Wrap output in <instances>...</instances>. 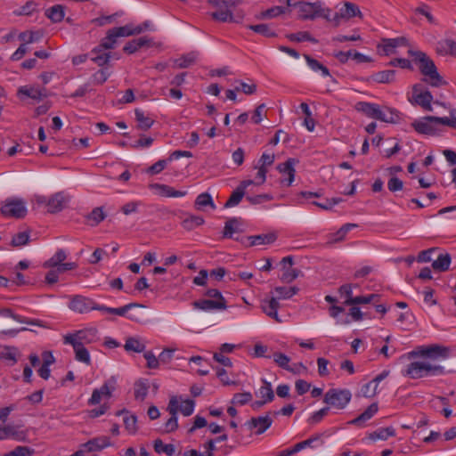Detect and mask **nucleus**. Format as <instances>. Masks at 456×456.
<instances>
[{"label":"nucleus","instance_id":"nucleus-5","mask_svg":"<svg viewBox=\"0 0 456 456\" xmlns=\"http://www.w3.org/2000/svg\"><path fill=\"white\" fill-rule=\"evenodd\" d=\"M0 212L8 218L21 219L27 215L26 202L19 198H8L2 202Z\"/></svg>","mask_w":456,"mask_h":456},{"label":"nucleus","instance_id":"nucleus-14","mask_svg":"<svg viewBox=\"0 0 456 456\" xmlns=\"http://www.w3.org/2000/svg\"><path fill=\"white\" fill-rule=\"evenodd\" d=\"M68 202V196L63 192H56L47 200V211L52 214L60 212L67 206Z\"/></svg>","mask_w":456,"mask_h":456},{"label":"nucleus","instance_id":"nucleus-41","mask_svg":"<svg viewBox=\"0 0 456 456\" xmlns=\"http://www.w3.org/2000/svg\"><path fill=\"white\" fill-rule=\"evenodd\" d=\"M299 289L297 287H275L274 292L276 293V296L273 297L274 298H278L279 300L281 299H289L294 295H296L298 292Z\"/></svg>","mask_w":456,"mask_h":456},{"label":"nucleus","instance_id":"nucleus-17","mask_svg":"<svg viewBox=\"0 0 456 456\" xmlns=\"http://www.w3.org/2000/svg\"><path fill=\"white\" fill-rule=\"evenodd\" d=\"M254 182L252 180H244L240 185L232 191V195L224 204V208H232L237 206L245 195L246 189Z\"/></svg>","mask_w":456,"mask_h":456},{"label":"nucleus","instance_id":"nucleus-24","mask_svg":"<svg viewBox=\"0 0 456 456\" xmlns=\"http://www.w3.org/2000/svg\"><path fill=\"white\" fill-rule=\"evenodd\" d=\"M276 239L277 236L273 232L248 236L246 238L248 241L247 246L248 247L272 244L276 240Z\"/></svg>","mask_w":456,"mask_h":456},{"label":"nucleus","instance_id":"nucleus-62","mask_svg":"<svg viewBox=\"0 0 456 456\" xmlns=\"http://www.w3.org/2000/svg\"><path fill=\"white\" fill-rule=\"evenodd\" d=\"M204 224V219L201 216H191L189 218H186L183 222V226L186 230H192L201 224Z\"/></svg>","mask_w":456,"mask_h":456},{"label":"nucleus","instance_id":"nucleus-54","mask_svg":"<svg viewBox=\"0 0 456 456\" xmlns=\"http://www.w3.org/2000/svg\"><path fill=\"white\" fill-rule=\"evenodd\" d=\"M379 295L378 294H370L368 296H358L354 297V299H349L348 301H345L346 305H355L362 304H369L372 302L375 298H379Z\"/></svg>","mask_w":456,"mask_h":456},{"label":"nucleus","instance_id":"nucleus-25","mask_svg":"<svg viewBox=\"0 0 456 456\" xmlns=\"http://www.w3.org/2000/svg\"><path fill=\"white\" fill-rule=\"evenodd\" d=\"M378 403H373L362 414L350 420L348 424L362 427L367 420L370 419L378 412Z\"/></svg>","mask_w":456,"mask_h":456},{"label":"nucleus","instance_id":"nucleus-44","mask_svg":"<svg viewBox=\"0 0 456 456\" xmlns=\"http://www.w3.org/2000/svg\"><path fill=\"white\" fill-rule=\"evenodd\" d=\"M91 60L98 66L102 67L110 61V54L104 53L102 49L95 47L91 53Z\"/></svg>","mask_w":456,"mask_h":456},{"label":"nucleus","instance_id":"nucleus-10","mask_svg":"<svg viewBox=\"0 0 456 456\" xmlns=\"http://www.w3.org/2000/svg\"><path fill=\"white\" fill-rule=\"evenodd\" d=\"M208 4L216 8V11L211 12L210 14L213 20L222 22H227L228 20H234L232 12L228 9L229 1L208 0Z\"/></svg>","mask_w":456,"mask_h":456},{"label":"nucleus","instance_id":"nucleus-32","mask_svg":"<svg viewBox=\"0 0 456 456\" xmlns=\"http://www.w3.org/2000/svg\"><path fill=\"white\" fill-rule=\"evenodd\" d=\"M288 11V7L283 6H273L265 11L261 12L257 15H256V19L257 20H267L278 17L281 14L286 13Z\"/></svg>","mask_w":456,"mask_h":456},{"label":"nucleus","instance_id":"nucleus-12","mask_svg":"<svg viewBox=\"0 0 456 456\" xmlns=\"http://www.w3.org/2000/svg\"><path fill=\"white\" fill-rule=\"evenodd\" d=\"M433 118L434 116H426L412 122L411 126L419 134L433 135L436 132Z\"/></svg>","mask_w":456,"mask_h":456},{"label":"nucleus","instance_id":"nucleus-53","mask_svg":"<svg viewBox=\"0 0 456 456\" xmlns=\"http://www.w3.org/2000/svg\"><path fill=\"white\" fill-rule=\"evenodd\" d=\"M341 15L344 16V18L349 19L356 16L361 17L362 12L356 4L346 2L345 4V8L341 9Z\"/></svg>","mask_w":456,"mask_h":456},{"label":"nucleus","instance_id":"nucleus-4","mask_svg":"<svg viewBox=\"0 0 456 456\" xmlns=\"http://www.w3.org/2000/svg\"><path fill=\"white\" fill-rule=\"evenodd\" d=\"M448 354L449 349L447 347L434 344L418 346L415 350L407 354V358L411 359L419 356L429 359L430 362H434L436 360L447 358Z\"/></svg>","mask_w":456,"mask_h":456},{"label":"nucleus","instance_id":"nucleus-22","mask_svg":"<svg viewBox=\"0 0 456 456\" xmlns=\"http://www.w3.org/2000/svg\"><path fill=\"white\" fill-rule=\"evenodd\" d=\"M110 441L108 436H98L89 440L88 442L83 444L81 445L82 448H85L86 452H97L101 451L108 446H110Z\"/></svg>","mask_w":456,"mask_h":456},{"label":"nucleus","instance_id":"nucleus-64","mask_svg":"<svg viewBox=\"0 0 456 456\" xmlns=\"http://www.w3.org/2000/svg\"><path fill=\"white\" fill-rule=\"evenodd\" d=\"M195 403L193 400H185L181 403V404H178V410L184 415V416H190L192 414L194 411Z\"/></svg>","mask_w":456,"mask_h":456},{"label":"nucleus","instance_id":"nucleus-31","mask_svg":"<svg viewBox=\"0 0 456 456\" xmlns=\"http://www.w3.org/2000/svg\"><path fill=\"white\" fill-rule=\"evenodd\" d=\"M1 315L11 317L13 320L21 322V323H27V324H32L37 325L39 327H45L43 322L39 320H31L25 317H22L19 314H15L10 308H1Z\"/></svg>","mask_w":456,"mask_h":456},{"label":"nucleus","instance_id":"nucleus-46","mask_svg":"<svg viewBox=\"0 0 456 456\" xmlns=\"http://www.w3.org/2000/svg\"><path fill=\"white\" fill-rule=\"evenodd\" d=\"M395 436V430L392 427L381 428L370 434V439L375 441L377 439L387 440L390 436Z\"/></svg>","mask_w":456,"mask_h":456},{"label":"nucleus","instance_id":"nucleus-42","mask_svg":"<svg viewBox=\"0 0 456 456\" xmlns=\"http://www.w3.org/2000/svg\"><path fill=\"white\" fill-rule=\"evenodd\" d=\"M124 348L127 352L133 351L135 353H142L145 350L146 346L139 338L131 337V338H126V343L124 345Z\"/></svg>","mask_w":456,"mask_h":456},{"label":"nucleus","instance_id":"nucleus-28","mask_svg":"<svg viewBox=\"0 0 456 456\" xmlns=\"http://www.w3.org/2000/svg\"><path fill=\"white\" fill-rule=\"evenodd\" d=\"M263 385L255 392L256 397L271 403L274 399V392L273 390L272 384L265 379H262Z\"/></svg>","mask_w":456,"mask_h":456},{"label":"nucleus","instance_id":"nucleus-60","mask_svg":"<svg viewBox=\"0 0 456 456\" xmlns=\"http://www.w3.org/2000/svg\"><path fill=\"white\" fill-rule=\"evenodd\" d=\"M149 386L144 381H137L134 385V396L136 399L144 400L148 394Z\"/></svg>","mask_w":456,"mask_h":456},{"label":"nucleus","instance_id":"nucleus-52","mask_svg":"<svg viewBox=\"0 0 456 456\" xmlns=\"http://www.w3.org/2000/svg\"><path fill=\"white\" fill-rule=\"evenodd\" d=\"M305 59L307 62V65L314 70V71H322V76L328 77L330 76V71L327 67L323 66L321 62H319L317 60L312 58L311 56L305 54Z\"/></svg>","mask_w":456,"mask_h":456},{"label":"nucleus","instance_id":"nucleus-59","mask_svg":"<svg viewBox=\"0 0 456 456\" xmlns=\"http://www.w3.org/2000/svg\"><path fill=\"white\" fill-rule=\"evenodd\" d=\"M34 449L28 446H17L12 451L4 454L3 456H32Z\"/></svg>","mask_w":456,"mask_h":456},{"label":"nucleus","instance_id":"nucleus-20","mask_svg":"<svg viewBox=\"0 0 456 456\" xmlns=\"http://www.w3.org/2000/svg\"><path fill=\"white\" fill-rule=\"evenodd\" d=\"M272 424L273 419L268 414H266L265 416L251 418L247 422V425L248 426L249 429L257 428V430L256 431V434L257 435L263 434L272 426Z\"/></svg>","mask_w":456,"mask_h":456},{"label":"nucleus","instance_id":"nucleus-61","mask_svg":"<svg viewBox=\"0 0 456 456\" xmlns=\"http://www.w3.org/2000/svg\"><path fill=\"white\" fill-rule=\"evenodd\" d=\"M42 34L38 31H24L19 35V39L24 44H31L40 39Z\"/></svg>","mask_w":456,"mask_h":456},{"label":"nucleus","instance_id":"nucleus-58","mask_svg":"<svg viewBox=\"0 0 456 456\" xmlns=\"http://www.w3.org/2000/svg\"><path fill=\"white\" fill-rule=\"evenodd\" d=\"M253 395L250 392L237 393L232 399V404L245 405L252 401Z\"/></svg>","mask_w":456,"mask_h":456},{"label":"nucleus","instance_id":"nucleus-29","mask_svg":"<svg viewBox=\"0 0 456 456\" xmlns=\"http://www.w3.org/2000/svg\"><path fill=\"white\" fill-rule=\"evenodd\" d=\"M356 110L374 119H377L378 114H380V107L375 103L360 102L356 104Z\"/></svg>","mask_w":456,"mask_h":456},{"label":"nucleus","instance_id":"nucleus-50","mask_svg":"<svg viewBox=\"0 0 456 456\" xmlns=\"http://www.w3.org/2000/svg\"><path fill=\"white\" fill-rule=\"evenodd\" d=\"M248 28L253 30L256 33H258L265 37H276V32L272 29L267 24H256V25H248Z\"/></svg>","mask_w":456,"mask_h":456},{"label":"nucleus","instance_id":"nucleus-18","mask_svg":"<svg viewBox=\"0 0 456 456\" xmlns=\"http://www.w3.org/2000/svg\"><path fill=\"white\" fill-rule=\"evenodd\" d=\"M192 305L196 309L202 311H214V310H224L227 308L226 300L222 298L221 301H215L213 299H200L194 301Z\"/></svg>","mask_w":456,"mask_h":456},{"label":"nucleus","instance_id":"nucleus-7","mask_svg":"<svg viewBox=\"0 0 456 456\" xmlns=\"http://www.w3.org/2000/svg\"><path fill=\"white\" fill-rule=\"evenodd\" d=\"M351 398L350 390L331 388L325 393L323 402L338 410H343L350 403Z\"/></svg>","mask_w":456,"mask_h":456},{"label":"nucleus","instance_id":"nucleus-26","mask_svg":"<svg viewBox=\"0 0 456 456\" xmlns=\"http://www.w3.org/2000/svg\"><path fill=\"white\" fill-rule=\"evenodd\" d=\"M406 39L403 37L384 39L381 45H378L385 55H390L394 53L395 49L400 45H404Z\"/></svg>","mask_w":456,"mask_h":456},{"label":"nucleus","instance_id":"nucleus-2","mask_svg":"<svg viewBox=\"0 0 456 456\" xmlns=\"http://www.w3.org/2000/svg\"><path fill=\"white\" fill-rule=\"evenodd\" d=\"M403 374L411 379H419L428 376L444 375V368L430 361H416L409 363Z\"/></svg>","mask_w":456,"mask_h":456},{"label":"nucleus","instance_id":"nucleus-57","mask_svg":"<svg viewBox=\"0 0 456 456\" xmlns=\"http://www.w3.org/2000/svg\"><path fill=\"white\" fill-rule=\"evenodd\" d=\"M239 219L231 218L229 219L224 225V238H232V234L238 231L239 226Z\"/></svg>","mask_w":456,"mask_h":456},{"label":"nucleus","instance_id":"nucleus-19","mask_svg":"<svg viewBox=\"0 0 456 456\" xmlns=\"http://www.w3.org/2000/svg\"><path fill=\"white\" fill-rule=\"evenodd\" d=\"M149 27V21L143 22L142 25L134 26L133 24H126L122 27H116L112 29L116 33L118 37H130L134 35L141 34Z\"/></svg>","mask_w":456,"mask_h":456},{"label":"nucleus","instance_id":"nucleus-48","mask_svg":"<svg viewBox=\"0 0 456 456\" xmlns=\"http://www.w3.org/2000/svg\"><path fill=\"white\" fill-rule=\"evenodd\" d=\"M67 258L66 252L63 249H58L56 253L48 259L45 264V267H58L62 264V262Z\"/></svg>","mask_w":456,"mask_h":456},{"label":"nucleus","instance_id":"nucleus-30","mask_svg":"<svg viewBox=\"0 0 456 456\" xmlns=\"http://www.w3.org/2000/svg\"><path fill=\"white\" fill-rule=\"evenodd\" d=\"M370 80L380 84L393 83L395 80V70L387 69L376 72L370 77Z\"/></svg>","mask_w":456,"mask_h":456},{"label":"nucleus","instance_id":"nucleus-43","mask_svg":"<svg viewBox=\"0 0 456 456\" xmlns=\"http://www.w3.org/2000/svg\"><path fill=\"white\" fill-rule=\"evenodd\" d=\"M274 362L281 368L290 371L294 374H297V370H295L291 366H289L290 358L287 356L286 354L276 352L273 355Z\"/></svg>","mask_w":456,"mask_h":456},{"label":"nucleus","instance_id":"nucleus-55","mask_svg":"<svg viewBox=\"0 0 456 456\" xmlns=\"http://www.w3.org/2000/svg\"><path fill=\"white\" fill-rule=\"evenodd\" d=\"M287 37L290 41H294V42L309 41V42H312V43H314V44H316L318 42L307 31H301V32H297V33L289 34V35L287 36Z\"/></svg>","mask_w":456,"mask_h":456},{"label":"nucleus","instance_id":"nucleus-34","mask_svg":"<svg viewBox=\"0 0 456 456\" xmlns=\"http://www.w3.org/2000/svg\"><path fill=\"white\" fill-rule=\"evenodd\" d=\"M451 264V256L448 253H443L433 261L432 267L437 272H445L449 269Z\"/></svg>","mask_w":456,"mask_h":456},{"label":"nucleus","instance_id":"nucleus-45","mask_svg":"<svg viewBox=\"0 0 456 456\" xmlns=\"http://www.w3.org/2000/svg\"><path fill=\"white\" fill-rule=\"evenodd\" d=\"M118 37L116 36V33L114 30L109 29L105 37H103L100 43V45L97 46L102 50H110L115 47V45L117 43Z\"/></svg>","mask_w":456,"mask_h":456},{"label":"nucleus","instance_id":"nucleus-9","mask_svg":"<svg viewBox=\"0 0 456 456\" xmlns=\"http://www.w3.org/2000/svg\"><path fill=\"white\" fill-rule=\"evenodd\" d=\"M98 340L97 330L94 328L77 330L74 333H69L63 337L64 344H79L86 346L93 344Z\"/></svg>","mask_w":456,"mask_h":456},{"label":"nucleus","instance_id":"nucleus-39","mask_svg":"<svg viewBox=\"0 0 456 456\" xmlns=\"http://www.w3.org/2000/svg\"><path fill=\"white\" fill-rule=\"evenodd\" d=\"M70 345L73 346L75 358L77 361L84 362L87 365L91 363L90 354L86 348V346H81L77 343Z\"/></svg>","mask_w":456,"mask_h":456},{"label":"nucleus","instance_id":"nucleus-8","mask_svg":"<svg viewBox=\"0 0 456 456\" xmlns=\"http://www.w3.org/2000/svg\"><path fill=\"white\" fill-rule=\"evenodd\" d=\"M117 378L115 376L110 377L108 379L105 380V382L100 388H95L93 391L92 395L88 400V404L96 405L99 404L103 398H110L113 395V392L117 389Z\"/></svg>","mask_w":456,"mask_h":456},{"label":"nucleus","instance_id":"nucleus-3","mask_svg":"<svg viewBox=\"0 0 456 456\" xmlns=\"http://www.w3.org/2000/svg\"><path fill=\"white\" fill-rule=\"evenodd\" d=\"M293 5L297 8V16L300 20H314L316 17H323L326 20H330L331 10L330 8H324L323 4L320 1L315 3L302 1L294 3Z\"/></svg>","mask_w":456,"mask_h":456},{"label":"nucleus","instance_id":"nucleus-1","mask_svg":"<svg viewBox=\"0 0 456 456\" xmlns=\"http://www.w3.org/2000/svg\"><path fill=\"white\" fill-rule=\"evenodd\" d=\"M408 53L413 57V61L418 66L419 72L423 76V82L428 83L433 87H439L446 84L438 73L434 61L428 56L427 53L414 50H409Z\"/></svg>","mask_w":456,"mask_h":456},{"label":"nucleus","instance_id":"nucleus-21","mask_svg":"<svg viewBox=\"0 0 456 456\" xmlns=\"http://www.w3.org/2000/svg\"><path fill=\"white\" fill-rule=\"evenodd\" d=\"M280 306L281 305L280 303L278 302V298H274L273 297L270 298H265L261 301V309L263 310V312L278 322H281L278 316V309L280 308Z\"/></svg>","mask_w":456,"mask_h":456},{"label":"nucleus","instance_id":"nucleus-35","mask_svg":"<svg viewBox=\"0 0 456 456\" xmlns=\"http://www.w3.org/2000/svg\"><path fill=\"white\" fill-rule=\"evenodd\" d=\"M64 15V7L61 4L53 5L45 11V16L54 23L61 22Z\"/></svg>","mask_w":456,"mask_h":456},{"label":"nucleus","instance_id":"nucleus-23","mask_svg":"<svg viewBox=\"0 0 456 456\" xmlns=\"http://www.w3.org/2000/svg\"><path fill=\"white\" fill-rule=\"evenodd\" d=\"M298 163V160L293 158L288 159L284 163H281L277 166V169L282 175H288V183L289 186L295 178V166Z\"/></svg>","mask_w":456,"mask_h":456},{"label":"nucleus","instance_id":"nucleus-40","mask_svg":"<svg viewBox=\"0 0 456 456\" xmlns=\"http://www.w3.org/2000/svg\"><path fill=\"white\" fill-rule=\"evenodd\" d=\"M197 59V53L194 52L184 54L174 61V64L176 68L186 69L191 66Z\"/></svg>","mask_w":456,"mask_h":456},{"label":"nucleus","instance_id":"nucleus-63","mask_svg":"<svg viewBox=\"0 0 456 456\" xmlns=\"http://www.w3.org/2000/svg\"><path fill=\"white\" fill-rule=\"evenodd\" d=\"M169 162L168 159H159L147 169V173L151 175H158L166 168Z\"/></svg>","mask_w":456,"mask_h":456},{"label":"nucleus","instance_id":"nucleus-13","mask_svg":"<svg viewBox=\"0 0 456 456\" xmlns=\"http://www.w3.org/2000/svg\"><path fill=\"white\" fill-rule=\"evenodd\" d=\"M149 188L155 191L161 197L180 198L184 197L187 194L186 191H178L163 183H151Z\"/></svg>","mask_w":456,"mask_h":456},{"label":"nucleus","instance_id":"nucleus-36","mask_svg":"<svg viewBox=\"0 0 456 456\" xmlns=\"http://www.w3.org/2000/svg\"><path fill=\"white\" fill-rule=\"evenodd\" d=\"M106 217V214L104 213L102 208L98 207L94 208L87 216L86 222L91 226L98 225L102 221H103Z\"/></svg>","mask_w":456,"mask_h":456},{"label":"nucleus","instance_id":"nucleus-16","mask_svg":"<svg viewBox=\"0 0 456 456\" xmlns=\"http://www.w3.org/2000/svg\"><path fill=\"white\" fill-rule=\"evenodd\" d=\"M27 434L23 430H20L17 426L8 424L0 427V441L12 438L17 441H25Z\"/></svg>","mask_w":456,"mask_h":456},{"label":"nucleus","instance_id":"nucleus-27","mask_svg":"<svg viewBox=\"0 0 456 456\" xmlns=\"http://www.w3.org/2000/svg\"><path fill=\"white\" fill-rule=\"evenodd\" d=\"M18 93L34 100H41L47 96V91L45 87L21 86L19 88Z\"/></svg>","mask_w":456,"mask_h":456},{"label":"nucleus","instance_id":"nucleus-49","mask_svg":"<svg viewBox=\"0 0 456 456\" xmlns=\"http://www.w3.org/2000/svg\"><path fill=\"white\" fill-rule=\"evenodd\" d=\"M121 413H126V416L124 417V419H123L125 428L127 430V432L129 434H132V435L135 434L137 431V426H136L137 418H136V416L128 415L127 411H126L125 410L118 411V415H119Z\"/></svg>","mask_w":456,"mask_h":456},{"label":"nucleus","instance_id":"nucleus-47","mask_svg":"<svg viewBox=\"0 0 456 456\" xmlns=\"http://www.w3.org/2000/svg\"><path fill=\"white\" fill-rule=\"evenodd\" d=\"M377 119L386 123H395L398 119V112L389 108H380V114H378Z\"/></svg>","mask_w":456,"mask_h":456},{"label":"nucleus","instance_id":"nucleus-51","mask_svg":"<svg viewBox=\"0 0 456 456\" xmlns=\"http://www.w3.org/2000/svg\"><path fill=\"white\" fill-rule=\"evenodd\" d=\"M154 450L157 453H166L168 456H172L175 452V445L171 444H165L161 439L154 441Z\"/></svg>","mask_w":456,"mask_h":456},{"label":"nucleus","instance_id":"nucleus-56","mask_svg":"<svg viewBox=\"0 0 456 456\" xmlns=\"http://www.w3.org/2000/svg\"><path fill=\"white\" fill-rule=\"evenodd\" d=\"M439 52H444L451 55L456 56V41L452 39H445L439 43Z\"/></svg>","mask_w":456,"mask_h":456},{"label":"nucleus","instance_id":"nucleus-15","mask_svg":"<svg viewBox=\"0 0 456 456\" xmlns=\"http://www.w3.org/2000/svg\"><path fill=\"white\" fill-rule=\"evenodd\" d=\"M167 411L170 413L171 417L165 423V431L167 433L173 432L177 429V411H178V399L175 396H173L167 405Z\"/></svg>","mask_w":456,"mask_h":456},{"label":"nucleus","instance_id":"nucleus-38","mask_svg":"<svg viewBox=\"0 0 456 456\" xmlns=\"http://www.w3.org/2000/svg\"><path fill=\"white\" fill-rule=\"evenodd\" d=\"M206 207H210L212 209L216 208V205L208 192L200 193L195 200V208L198 210H202Z\"/></svg>","mask_w":456,"mask_h":456},{"label":"nucleus","instance_id":"nucleus-11","mask_svg":"<svg viewBox=\"0 0 456 456\" xmlns=\"http://www.w3.org/2000/svg\"><path fill=\"white\" fill-rule=\"evenodd\" d=\"M69 307L74 312L79 314H86L92 311L94 307V301L89 297H86L81 295H76L70 297Z\"/></svg>","mask_w":456,"mask_h":456},{"label":"nucleus","instance_id":"nucleus-37","mask_svg":"<svg viewBox=\"0 0 456 456\" xmlns=\"http://www.w3.org/2000/svg\"><path fill=\"white\" fill-rule=\"evenodd\" d=\"M149 42L150 41L145 37L133 39L125 45L123 50L125 53L132 54L137 52L142 46L148 45Z\"/></svg>","mask_w":456,"mask_h":456},{"label":"nucleus","instance_id":"nucleus-6","mask_svg":"<svg viewBox=\"0 0 456 456\" xmlns=\"http://www.w3.org/2000/svg\"><path fill=\"white\" fill-rule=\"evenodd\" d=\"M408 101L412 105H418L425 110H433L431 105L433 95L430 91L421 83H417L412 86L411 95L408 97Z\"/></svg>","mask_w":456,"mask_h":456},{"label":"nucleus","instance_id":"nucleus-33","mask_svg":"<svg viewBox=\"0 0 456 456\" xmlns=\"http://www.w3.org/2000/svg\"><path fill=\"white\" fill-rule=\"evenodd\" d=\"M134 115L135 119L138 123L139 129L146 131L153 126L154 119L150 118L149 116H146L142 110L135 109Z\"/></svg>","mask_w":456,"mask_h":456}]
</instances>
